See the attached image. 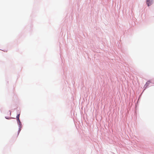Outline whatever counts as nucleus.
Returning <instances> with one entry per match:
<instances>
[{
    "label": "nucleus",
    "instance_id": "nucleus-4",
    "mask_svg": "<svg viewBox=\"0 0 154 154\" xmlns=\"http://www.w3.org/2000/svg\"><path fill=\"white\" fill-rule=\"evenodd\" d=\"M17 120L20 123V120L19 118V119H17Z\"/></svg>",
    "mask_w": 154,
    "mask_h": 154
},
{
    "label": "nucleus",
    "instance_id": "nucleus-1",
    "mask_svg": "<svg viewBox=\"0 0 154 154\" xmlns=\"http://www.w3.org/2000/svg\"><path fill=\"white\" fill-rule=\"evenodd\" d=\"M153 0H146V3L148 6L151 5L152 3Z\"/></svg>",
    "mask_w": 154,
    "mask_h": 154
},
{
    "label": "nucleus",
    "instance_id": "nucleus-3",
    "mask_svg": "<svg viewBox=\"0 0 154 154\" xmlns=\"http://www.w3.org/2000/svg\"><path fill=\"white\" fill-rule=\"evenodd\" d=\"M20 115V114H18L17 115V119H19V118Z\"/></svg>",
    "mask_w": 154,
    "mask_h": 154
},
{
    "label": "nucleus",
    "instance_id": "nucleus-2",
    "mask_svg": "<svg viewBox=\"0 0 154 154\" xmlns=\"http://www.w3.org/2000/svg\"><path fill=\"white\" fill-rule=\"evenodd\" d=\"M151 82L150 81H148L146 82L145 85H144V87L145 88H146L149 86V85Z\"/></svg>",
    "mask_w": 154,
    "mask_h": 154
}]
</instances>
